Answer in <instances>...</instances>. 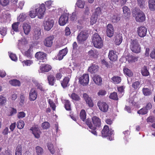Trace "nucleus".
Segmentation results:
<instances>
[{"label": "nucleus", "mask_w": 155, "mask_h": 155, "mask_svg": "<svg viewBox=\"0 0 155 155\" xmlns=\"http://www.w3.org/2000/svg\"><path fill=\"white\" fill-rule=\"evenodd\" d=\"M45 6L44 4L35 5L32 8V10L30 11V16L31 18H34L37 15L39 18H42L43 17L45 11Z\"/></svg>", "instance_id": "obj_1"}, {"label": "nucleus", "mask_w": 155, "mask_h": 155, "mask_svg": "<svg viewBox=\"0 0 155 155\" xmlns=\"http://www.w3.org/2000/svg\"><path fill=\"white\" fill-rule=\"evenodd\" d=\"M92 42L94 46L97 48H101L103 46L102 38L97 33L94 34L92 38Z\"/></svg>", "instance_id": "obj_2"}, {"label": "nucleus", "mask_w": 155, "mask_h": 155, "mask_svg": "<svg viewBox=\"0 0 155 155\" xmlns=\"http://www.w3.org/2000/svg\"><path fill=\"white\" fill-rule=\"evenodd\" d=\"M130 46L131 50L133 52L139 53L140 52L141 48L137 39H131Z\"/></svg>", "instance_id": "obj_3"}, {"label": "nucleus", "mask_w": 155, "mask_h": 155, "mask_svg": "<svg viewBox=\"0 0 155 155\" xmlns=\"http://www.w3.org/2000/svg\"><path fill=\"white\" fill-rule=\"evenodd\" d=\"M93 125L91 122L87 120L86 123L87 125L90 129H96L97 127L99 126L101 124V121L99 118L96 116H94L92 118Z\"/></svg>", "instance_id": "obj_4"}, {"label": "nucleus", "mask_w": 155, "mask_h": 155, "mask_svg": "<svg viewBox=\"0 0 155 155\" xmlns=\"http://www.w3.org/2000/svg\"><path fill=\"white\" fill-rule=\"evenodd\" d=\"M114 130L109 129V127L107 125L105 126L103 130L101 131L102 137H108V139L110 140H113V137L112 135L113 134Z\"/></svg>", "instance_id": "obj_5"}, {"label": "nucleus", "mask_w": 155, "mask_h": 155, "mask_svg": "<svg viewBox=\"0 0 155 155\" xmlns=\"http://www.w3.org/2000/svg\"><path fill=\"white\" fill-rule=\"evenodd\" d=\"M88 37V34L86 31H81L78 34L77 39L78 42L79 43H81L85 41Z\"/></svg>", "instance_id": "obj_6"}, {"label": "nucleus", "mask_w": 155, "mask_h": 155, "mask_svg": "<svg viewBox=\"0 0 155 155\" xmlns=\"http://www.w3.org/2000/svg\"><path fill=\"white\" fill-rule=\"evenodd\" d=\"M54 24V21L51 19H48L47 20H45L43 24L45 30L48 31L53 27Z\"/></svg>", "instance_id": "obj_7"}, {"label": "nucleus", "mask_w": 155, "mask_h": 155, "mask_svg": "<svg viewBox=\"0 0 155 155\" xmlns=\"http://www.w3.org/2000/svg\"><path fill=\"white\" fill-rule=\"evenodd\" d=\"M147 30V28L144 26H140L138 27L137 29V32L138 36L141 38L144 37L146 35Z\"/></svg>", "instance_id": "obj_8"}, {"label": "nucleus", "mask_w": 155, "mask_h": 155, "mask_svg": "<svg viewBox=\"0 0 155 155\" xmlns=\"http://www.w3.org/2000/svg\"><path fill=\"white\" fill-rule=\"evenodd\" d=\"M69 15L68 14L63 13L60 18L59 24L61 26H64L67 22L68 19Z\"/></svg>", "instance_id": "obj_9"}, {"label": "nucleus", "mask_w": 155, "mask_h": 155, "mask_svg": "<svg viewBox=\"0 0 155 155\" xmlns=\"http://www.w3.org/2000/svg\"><path fill=\"white\" fill-rule=\"evenodd\" d=\"M80 83L83 85H87L89 81V77L87 74H84L79 78Z\"/></svg>", "instance_id": "obj_10"}, {"label": "nucleus", "mask_w": 155, "mask_h": 155, "mask_svg": "<svg viewBox=\"0 0 155 155\" xmlns=\"http://www.w3.org/2000/svg\"><path fill=\"white\" fill-rule=\"evenodd\" d=\"M54 37L53 35L49 36L45 38L43 42L44 45L48 47H51L53 43Z\"/></svg>", "instance_id": "obj_11"}, {"label": "nucleus", "mask_w": 155, "mask_h": 155, "mask_svg": "<svg viewBox=\"0 0 155 155\" xmlns=\"http://www.w3.org/2000/svg\"><path fill=\"white\" fill-rule=\"evenodd\" d=\"M97 106L101 111L104 112L107 111L109 108L108 105L106 103L104 102L101 101L98 102Z\"/></svg>", "instance_id": "obj_12"}, {"label": "nucleus", "mask_w": 155, "mask_h": 155, "mask_svg": "<svg viewBox=\"0 0 155 155\" xmlns=\"http://www.w3.org/2000/svg\"><path fill=\"white\" fill-rule=\"evenodd\" d=\"M30 130H32L33 134L36 138L38 139L40 137L41 132L37 126H34Z\"/></svg>", "instance_id": "obj_13"}, {"label": "nucleus", "mask_w": 155, "mask_h": 155, "mask_svg": "<svg viewBox=\"0 0 155 155\" xmlns=\"http://www.w3.org/2000/svg\"><path fill=\"white\" fill-rule=\"evenodd\" d=\"M145 18L144 14L141 11L138 12L136 15L135 20L137 22H143L145 20Z\"/></svg>", "instance_id": "obj_14"}, {"label": "nucleus", "mask_w": 155, "mask_h": 155, "mask_svg": "<svg viewBox=\"0 0 155 155\" xmlns=\"http://www.w3.org/2000/svg\"><path fill=\"white\" fill-rule=\"evenodd\" d=\"M46 55L45 53L39 51L36 53L35 57L37 59L44 62L46 59Z\"/></svg>", "instance_id": "obj_15"}, {"label": "nucleus", "mask_w": 155, "mask_h": 155, "mask_svg": "<svg viewBox=\"0 0 155 155\" xmlns=\"http://www.w3.org/2000/svg\"><path fill=\"white\" fill-rule=\"evenodd\" d=\"M51 67L49 64H44L40 66L38 71L39 73H44L50 71L51 69Z\"/></svg>", "instance_id": "obj_16"}, {"label": "nucleus", "mask_w": 155, "mask_h": 155, "mask_svg": "<svg viewBox=\"0 0 155 155\" xmlns=\"http://www.w3.org/2000/svg\"><path fill=\"white\" fill-rule=\"evenodd\" d=\"M68 49L67 48L60 51L57 56L56 57L57 59L59 60H62L64 56L67 53Z\"/></svg>", "instance_id": "obj_17"}, {"label": "nucleus", "mask_w": 155, "mask_h": 155, "mask_svg": "<svg viewBox=\"0 0 155 155\" xmlns=\"http://www.w3.org/2000/svg\"><path fill=\"white\" fill-rule=\"evenodd\" d=\"M37 93L35 89L32 88L30 91L29 98L31 101H35L37 98Z\"/></svg>", "instance_id": "obj_18"}, {"label": "nucleus", "mask_w": 155, "mask_h": 155, "mask_svg": "<svg viewBox=\"0 0 155 155\" xmlns=\"http://www.w3.org/2000/svg\"><path fill=\"white\" fill-rule=\"evenodd\" d=\"M114 28L112 25L108 24L107 27V36L112 37L114 35Z\"/></svg>", "instance_id": "obj_19"}, {"label": "nucleus", "mask_w": 155, "mask_h": 155, "mask_svg": "<svg viewBox=\"0 0 155 155\" xmlns=\"http://www.w3.org/2000/svg\"><path fill=\"white\" fill-rule=\"evenodd\" d=\"M108 57L111 61H116L117 58L116 52L113 50L110 51L108 54Z\"/></svg>", "instance_id": "obj_20"}, {"label": "nucleus", "mask_w": 155, "mask_h": 155, "mask_svg": "<svg viewBox=\"0 0 155 155\" xmlns=\"http://www.w3.org/2000/svg\"><path fill=\"white\" fill-rule=\"evenodd\" d=\"M22 27L25 34L26 35H28L30 31L31 26L27 23H24L22 25Z\"/></svg>", "instance_id": "obj_21"}, {"label": "nucleus", "mask_w": 155, "mask_h": 155, "mask_svg": "<svg viewBox=\"0 0 155 155\" xmlns=\"http://www.w3.org/2000/svg\"><path fill=\"white\" fill-rule=\"evenodd\" d=\"M41 31L40 28L38 27L35 29L33 33V38L35 39L38 40L40 37Z\"/></svg>", "instance_id": "obj_22"}, {"label": "nucleus", "mask_w": 155, "mask_h": 155, "mask_svg": "<svg viewBox=\"0 0 155 155\" xmlns=\"http://www.w3.org/2000/svg\"><path fill=\"white\" fill-rule=\"evenodd\" d=\"M47 79L49 85L53 86L54 85L56 79L54 75L50 74L47 76Z\"/></svg>", "instance_id": "obj_23"}, {"label": "nucleus", "mask_w": 155, "mask_h": 155, "mask_svg": "<svg viewBox=\"0 0 155 155\" xmlns=\"http://www.w3.org/2000/svg\"><path fill=\"white\" fill-rule=\"evenodd\" d=\"M83 97L89 106L90 107H93V104L92 101L91 99L88 97V95L85 93L83 94Z\"/></svg>", "instance_id": "obj_24"}, {"label": "nucleus", "mask_w": 155, "mask_h": 155, "mask_svg": "<svg viewBox=\"0 0 155 155\" xmlns=\"http://www.w3.org/2000/svg\"><path fill=\"white\" fill-rule=\"evenodd\" d=\"M70 78V76L65 77L61 82V85L63 88H65L69 86V82Z\"/></svg>", "instance_id": "obj_25"}, {"label": "nucleus", "mask_w": 155, "mask_h": 155, "mask_svg": "<svg viewBox=\"0 0 155 155\" xmlns=\"http://www.w3.org/2000/svg\"><path fill=\"white\" fill-rule=\"evenodd\" d=\"M94 82L95 84L100 85L101 84L102 80L101 78L98 75L96 74L93 78Z\"/></svg>", "instance_id": "obj_26"}, {"label": "nucleus", "mask_w": 155, "mask_h": 155, "mask_svg": "<svg viewBox=\"0 0 155 155\" xmlns=\"http://www.w3.org/2000/svg\"><path fill=\"white\" fill-rule=\"evenodd\" d=\"M115 43L116 45H119L122 42V34H119L116 36L115 38Z\"/></svg>", "instance_id": "obj_27"}, {"label": "nucleus", "mask_w": 155, "mask_h": 155, "mask_svg": "<svg viewBox=\"0 0 155 155\" xmlns=\"http://www.w3.org/2000/svg\"><path fill=\"white\" fill-rule=\"evenodd\" d=\"M138 57L132 56V55H129L127 56L126 58L127 60L129 63L135 62L138 60Z\"/></svg>", "instance_id": "obj_28"}, {"label": "nucleus", "mask_w": 155, "mask_h": 155, "mask_svg": "<svg viewBox=\"0 0 155 155\" xmlns=\"http://www.w3.org/2000/svg\"><path fill=\"white\" fill-rule=\"evenodd\" d=\"M148 6L150 9L152 11L155 10V0H148Z\"/></svg>", "instance_id": "obj_29"}, {"label": "nucleus", "mask_w": 155, "mask_h": 155, "mask_svg": "<svg viewBox=\"0 0 155 155\" xmlns=\"http://www.w3.org/2000/svg\"><path fill=\"white\" fill-rule=\"evenodd\" d=\"M120 18L119 15L118 14H115L111 17V21L112 22L116 23L120 20Z\"/></svg>", "instance_id": "obj_30"}, {"label": "nucleus", "mask_w": 155, "mask_h": 155, "mask_svg": "<svg viewBox=\"0 0 155 155\" xmlns=\"http://www.w3.org/2000/svg\"><path fill=\"white\" fill-rule=\"evenodd\" d=\"M32 81L34 83L38 89H39L41 91H45L44 88L41 84H39L37 81L34 79H32Z\"/></svg>", "instance_id": "obj_31"}, {"label": "nucleus", "mask_w": 155, "mask_h": 155, "mask_svg": "<svg viewBox=\"0 0 155 155\" xmlns=\"http://www.w3.org/2000/svg\"><path fill=\"white\" fill-rule=\"evenodd\" d=\"M98 67L97 65L93 64L88 69V71L91 73H95L98 70Z\"/></svg>", "instance_id": "obj_32"}, {"label": "nucleus", "mask_w": 155, "mask_h": 155, "mask_svg": "<svg viewBox=\"0 0 155 155\" xmlns=\"http://www.w3.org/2000/svg\"><path fill=\"white\" fill-rule=\"evenodd\" d=\"M120 77L118 76H114L111 78L112 82L114 84H119L121 81Z\"/></svg>", "instance_id": "obj_33"}, {"label": "nucleus", "mask_w": 155, "mask_h": 155, "mask_svg": "<svg viewBox=\"0 0 155 155\" xmlns=\"http://www.w3.org/2000/svg\"><path fill=\"white\" fill-rule=\"evenodd\" d=\"M35 152L37 155H42L44 153V150L41 147L37 146L35 147Z\"/></svg>", "instance_id": "obj_34"}, {"label": "nucleus", "mask_w": 155, "mask_h": 155, "mask_svg": "<svg viewBox=\"0 0 155 155\" xmlns=\"http://www.w3.org/2000/svg\"><path fill=\"white\" fill-rule=\"evenodd\" d=\"M27 17V15L25 13H21L17 17V20L19 21H23L26 19Z\"/></svg>", "instance_id": "obj_35"}, {"label": "nucleus", "mask_w": 155, "mask_h": 155, "mask_svg": "<svg viewBox=\"0 0 155 155\" xmlns=\"http://www.w3.org/2000/svg\"><path fill=\"white\" fill-rule=\"evenodd\" d=\"M123 11L124 15L129 16L130 14V11L129 8L126 6H124L122 8Z\"/></svg>", "instance_id": "obj_36"}, {"label": "nucleus", "mask_w": 155, "mask_h": 155, "mask_svg": "<svg viewBox=\"0 0 155 155\" xmlns=\"http://www.w3.org/2000/svg\"><path fill=\"white\" fill-rule=\"evenodd\" d=\"M141 72L142 75L143 76H147L149 74V73L146 66L143 67L142 68Z\"/></svg>", "instance_id": "obj_37"}, {"label": "nucleus", "mask_w": 155, "mask_h": 155, "mask_svg": "<svg viewBox=\"0 0 155 155\" xmlns=\"http://www.w3.org/2000/svg\"><path fill=\"white\" fill-rule=\"evenodd\" d=\"M9 83L13 86H19L20 85V82L16 79H13L9 81Z\"/></svg>", "instance_id": "obj_38"}, {"label": "nucleus", "mask_w": 155, "mask_h": 155, "mask_svg": "<svg viewBox=\"0 0 155 155\" xmlns=\"http://www.w3.org/2000/svg\"><path fill=\"white\" fill-rule=\"evenodd\" d=\"M142 91L143 94L145 96H149L151 94V90L147 88H143L142 89Z\"/></svg>", "instance_id": "obj_39"}, {"label": "nucleus", "mask_w": 155, "mask_h": 155, "mask_svg": "<svg viewBox=\"0 0 155 155\" xmlns=\"http://www.w3.org/2000/svg\"><path fill=\"white\" fill-rule=\"evenodd\" d=\"M76 4L78 8H82L84 6L85 2L81 0H78Z\"/></svg>", "instance_id": "obj_40"}, {"label": "nucleus", "mask_w": 155, "mask_h": 155, "mask_svg": "<svg viewBox=\"0 0 155 155\" xmlns=\"http://www.w3.org/2000/svg\"><path fill=\"white\" fill-rule=\"evenodd\" d=\"M98 16L97 15L95 14H93L91 18V24L93 25L95 24L97 21V19Z\"/></svg>", "instance_id": "obj_41"}, {"label": "nucleus", "mask_w": 155, "mask_h": 155, "mask_svg": "<svg viewBox=\"0 0 155 155\" xmlns=\"http://www.w3.org/2000/svg\"><path fill=\"white\" fill-rule=\"evenodd\" d=\"M21 145H18L15 150V155H21Z\"/></svg>", "instance_id": "obj_42"}, {"label": "nucleus", "mask_w": 155, "mask_h": 155, "mask_svg": "<svg viewBox=\"0 0 155 155\" xmlns=\"http://www.w3.org/2000/svg\"><path fill=\"white\" fill-rule=\"evenodd\" d=\"M123 71L124 73L129 77L132 76L133 74L132 72L127 68H124Z\"/></svg>", "instance_id": "obj_43"}, {"label": "nucleus", "mask_w": 155, "mask_h": 155, "mask_svg": "<svg viewBox=\"0 0 155 155\" xmlns=\"http://www.w3.org/2000/svg\"><path fill=\"white\" fill-rule=\"evenodd\" d=\"M125 87L122 86L117 87V90L119 92V95L120 97L123 95L124 93V89Z\"/></svg>", "instance_id": "obj_44"}, {"label": "nucleus", "mask_w": 155, "mask_h": 155, "mask_svg": "<svg viewBox=\"0 0 155 155\" xmlns=\"http://www.w3.org/2000/svg\"><path fill=\"white\" fill-rule=\"evenodd\" d=\"M19 24V22H16L14 23L12 25V29L14 31L16 32L18 31V25Z\"/></svg>", "instance_id": "obj_45"}, {"label": "nucleus", "mask_w": 155, "mask_h": 155, "mask_svg": "<svg viewBox=\"0 0 155 155\" xmlns=\"http://www.w3.org/2000/svg\"><path fill=\"white\" fill-rule=\"evenodd\" d=\"M80 116L81 119L84 121L86 118V114L84 110H82L81 111Z\"/></svg>", "instance_id": "obj_46"}, {"label": "nucleus", "mask_w": 155, "mask_h": 155, "mask_svg": "<svg viewBox=\"0 0 155 155\" xmlns=\"http://www.w3.org/2000/svg\"><path fill=\"white\" fill-rule=\"evenodd\" d=\"M6 98L2 95H0V105L3 106L5 104Z\"/></svg>", "instance_id": "obj_47"}, {"label": "nucleus", "mask_w": 155, "mask_h": 155, "mask_svg": "<svg viewBox=\"0 0 155 155\" xmlns=\"http://www.w3.org/2000/svg\"><path fill=\"white\" fill-rule=\"evenodd\" d=\"M65 107L67 110H71V104L70 101L68 100H65Z\"/></svg>", "instance_id": "obj_48"}, {"label": "nucleus", "mask_w": 155, "mask_h": 155, "mask_svg": "<svg viewBox=\"0 0 155 155\" xmlns=\"http://www.w3.org/2000/svg\"><path fill=\"white\" fill-rule=\"evenodd\" d=\"M24 125V122L23 120H20L17 122V127L19 129H21L23 128Z\"/></svg>", "instance_id": "obj_49"}, {"label": "nucleus", "mask_w": 155, "mask_h": 155, "mask_svg": "<svg viewBox=\"0 0 155 155\" xmlns=\"http://www.w3.org/2000/svg\"><path fill=\"white\" fill-rule=\"evenodd\" d=\"M48 147L50 153L52 154H54L55 151L53 144L51 143H48Z\"/></svg>", "instance_id": "obj_50"}, {"label": "nucleus", "mask_w": 155, "mask_h": 155, "mask_svg": "<svg viewBox=\"0 0 155 155\" xmlns=\"http://www.w3.org/2000/svg\"><path fill=\"white\" fill-rule=\"evenodd\" d=\"M109 97L110 98L114 100H117L118 99L117 94L115 92H114L110 94Z\"/></svg>", "instance_id": "obj_51"}, {"label": "nucleus", "mask_w": 155, "mask_h": 155, "mask_svg": "<svg viewBox=\"0 0 155 155\" xmlns=\"http://www.w3.org/2000/svg\"><path fill=\"white\" fill-rule=\"evenodd\" d=\"M71 97L73 100L76 101H79L80 99V97L78 95L74 93H73L71 94Z\"/></svg>", "instance_id": "obj_52"}, {"label": "nucleus", "mask_w": 155, "mask_h": 155, "mask_svg": "<svg viewBox=\"0 0 155 155\" xmlns=\"http://www.w3.org/2000/svg\"><path fill=\"white\" fill-rule=\"evenodd\" d=\"M145 0H137L138 5L141 8H143L145 6Z\"/></svg>", "instance_id": "obj_53"}, {"label": "nucleus", "mask_w": 155, "mask_h": 155, "mask_svg": "<svg viewBox=\"0 0 155 155\" xmlns=\"http://www.w3.org/2000/svg\"><path fill=\"white\" fill-rule=\"evenodd\" d=\"M140 83L138 81L134 82L132 84V87L135 89H137L140 87Z\"/></svg>", "instance_id": "obj_54"}, {"label": "nucleus", "mask_w": 155, "mask_h": 155, "mask_svg": "<svg viewBox=\"0 0 155 155\" xmlns=\"http://www.w3.org/2000/svg\"><path fill=\"white\" fill-rule=\"evenodd\" d=\"M137 112L139 114L143 115L147 114L148 112V110L146 108L143 107L138 111Z\"/></svg>", "instance_id": "obj_55"}, {"label": "nucleus", "mask_w": 155, "mask_h": 155, "mask_svg": "<svg viewBox=\"0 0 155 155\" xmlns=\"http://www.w3.org/2000/svg\"><path fill=\"white\" fill-rule=\"evenodd\" d=\"M7 33V29L5 28L1 27L0 28V34L3 36H5Z\"/></svg>", "instance_id": "obj_56"}, {"label": "nucleus", "mask_w": 155, "mask_h": 155, "mask_svg": "<svg viewBox=\"0 0 155 155\" xmlns=\"http://www.w3.org/2000/svg\"><path fill=\"white\" fill-rule=\"evenodd\" d=\"M41 126L44 129H47L50 127V124L47 122H45L42 123Z\"/></svg>", "instance_id": "obj_57"}, {"label": "nucleus", "mask_w": 155, "mask_h": 155, "mask_svg": "<svg viewBox=\"0 0 155 155\" xmlns=\"http://www.w3.org/2000/svg\"><path fill=\"white\" fill-rule=\"evenodd\" d=\"M18 45L19 46L20 45H25L27 44V41L25 38H22L21 40H19Z\"/></svg>", "instance_id": "obj_58"}, {"label": "nucleus", "mask_w": 155, "mask_h": 155, "mask_svg": "<svg viewBox=\"0 0 155 155\" xmlns=\"http://www.w3.org/2000/svg\"><path fill=\"white\" fill-rule=\"evenodd\" d=\"M9 56L11 60L13 61H15L17 60V58L15 54L12 53H10Z\"/></svg>", "instance_id": "obj_59"}, {"label": "nucleus", "mask_w": 155, "mask_h": 155, "mask_svg": "<svg viewBox=\"0 0 155 155\" xmlns=\"http://www.w3.org/2000/svg\"><path fill=\"white\" fill-rule=\"evenodd\" d=\"M101 14V8L100 7L97 8L95 10V12L93 14H95L97 15L98 16L99 15Z\"/></svg>", "instance_id": "obj_60"}, {"label": "nucleus", "mask_w": 155, "mask_h": 155, "mask_svg": "<svg viewBox=\"0 0 155 155\" xmlns=\"http://www.w3.org/2000/svg\"><path fill=\"white\" fill-rule=\"evenodd\" d=\"M9 0H0V3L3 6H5L8 4Z\"/></svg>", "instance_id": "obj_61"}, {"label": "nucleus", "mask_w": 155, "mask_h": 155, "mask_svg": "<svg viewBox=\"0 0 155 155\" xmlns=\"http://www.w3.org/2000/svg\"><path fill=\"white\" fill-rule=\"evenodd\" d=\"M49 104L50 105L51 107L53 110H55L56 105L52 101L49 100Z\"/></svg>", "instance_id": "obj_62"}, {"label": "nucleus", "mask_w": 155, "mask_h": 155, "mask_svg": "<svg viewBox=\"0 0 155 155\" xmlns=\"http://www.w3.org/2000/svg\"><path fill=\"white\" fill-rule=\"evenodd\" d=\"M25 114L23 112H19L18 114V118H21L25 117Z\"/></svg>", "instance_id": "obj_63"}, {"label": "nucleus", "mask_w": 155, "mask_h": 155, "mask_svg": "<svg viewBox=\"0 0 155 155\" xmlns=\"http://www.w3.org/2000/svg\"><path fill=\"white\" fill-rule=\"evenodd\" d=\"M0 155H12L11 152L9 150H5L4 152L2 153Z\"/></svg>", "instance_id": "obj_64"}]
</instances>
